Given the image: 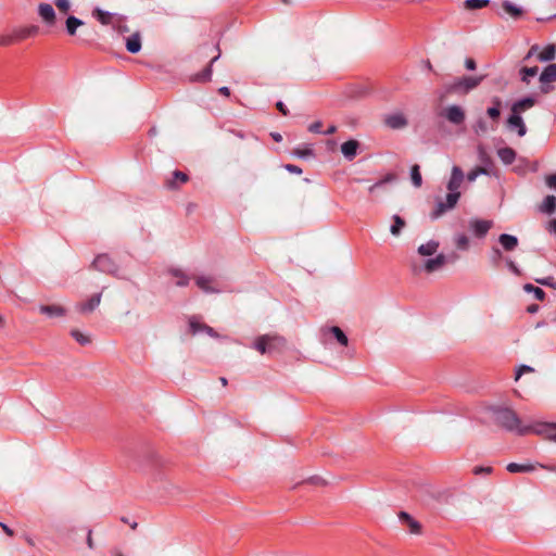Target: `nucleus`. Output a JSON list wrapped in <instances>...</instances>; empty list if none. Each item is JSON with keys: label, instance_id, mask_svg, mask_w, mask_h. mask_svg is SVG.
<instances>
[{"label": "nucleus", "instance_id": "47", "mask_svg": "<svg viewBox=\"0 0 556 556\" xmlns=\"http://www.w3.org/2000/svg\"><path fill=\"white\" fill-rule=\"evenodd\" d=\"M71 336L81 345L90 343V338L87 334L80 332L79 330H72Z\"/></svg>", "mask_w": 556, "mask_h": 556}, {"label": "nucleus", "instance_id": "45", "mask_svg": "<svg viewBox=\"0 0 556 556\" xmlns=\"http://www.w3.org/2000/svg\"><path fill=\"white\" fill-rule=\"evenodd\" d=\"M503 257L502 251L497 247H493L490 253V262L494 267L500 265V262Z\"/></svg>", "mask_w": 556, "mask_h": 556}, {"label": "nucleus", "instance_id": "26", "mask_svg": "<svg viewBox=\"0 0 556 556\" xmlns=\"http://www.w3.org/2000/svg\"><path fill=\"white\" fill-rule=\"evenodd\" d=\"M84 24L85 23L83 20H80L74 15H70V16H67V18L65 21L66 33L70 36H75L77 33V28L83 26Z\"/></svg>", "mask_w": 556, "mask_h": 556}, {"label": "nucleus", "instance_id": "41", "mask_svg": "<svg viewBox=\"0 0 556 556\" xmlns=\"http://www.w3.org/2000/svg\"><path fill=\"white\" fill-rule=\"evenodd\" d=\"M454 243L460 251H466L469 249V239L465 233H457L454 238Z\"/></svg>", "mask_w": 556, "mask_h": 556}, {"label": "nucleus", "instance_id": "38", "mask_svg": "<svg viewBox=\"0 0 556 556\" xmlns=\"http://www.w3.org/2000/svg\"><path fill=\"white\" fill-rule=\"evenodd\" d=\"M395 178L396 177L394 174H388L382 179H380L377 182H375L374 185H371L368 190L370 193H375L376 190L383 187L384 185H387L389 182H393L395 180Z\"/></svg>", "mask_w": 556, "mask_h": 556}, {"label": "nucleus", "instance_id": "54", "mask_svg": "<svg viewBox=\"0 0 556 556\" xmlns=\"http://www.w3.org/2000/svg\"><path fill=\"white\" fill-rule=\"evenodd\" d=\"M539 49H540V47H539L538 45H533V46L529 49L528 53L525 55L523 61H525V62H527V61H529L531 58H533L534 55H536V56H538V54L540 53V52H539Z\"/></svg>", "mask_w": 556, "mask_h": 556}, {"label": "nucleus", "instance_id": "55", "mask_svg": "<svg viewBox=\"0 0 556 556\" xmlns=\"http://www.w3.org/2000/svg\"><path fill=\"white\" fill-rule=\"evenodd\" d=\"M506 265L511 273H514L517 276L520 275V269L514 261L507 258Z\"/></svg>", "mask_w": 556, "mask_h": 556}, {"label": "nucleus", "instance_id": "32", "mask_svg": "<svg viewBox=\"0 0 556 556\" xmlns=\"http://www.w3.org/2000/svg\"><path fill=\"white\" fill-rule=\"evenodd\" d=\"M219 58V54H217L216 56H214L210 64L201 72V73H198L195 75V80L198 81H208L211 80V77H212V65L214 62H216Z\"/></svg>", "mask_w": 556, "mask_h": 556}, {"label": "nucleus", "instance_id": "57", "mask_svg": "<svg viewBox=\"0 0 556 556\" xmlns=\"http://www.w3.org/2000/svg\"><path fill=\"white\" fill-rule=\"evenodd\" d=\"M488 130L486 124L483 119H479L475 125V131L478 132H485Z\"/></svg>", "mask_w": 556, "mask_h": 556}, {"label": "nucleus", "instance_id": "6", "mask_svg": "<svg viewBox=\"0 0 556 556\" xmlns=\"http://www.w3.org/2000/svg\"><path fill=\"white\" fill-rule=\"evenodd\" d=\"M493 222L486 219H478L472 218L469 220V229L473 232V235L478 238H483L486 236L489 230L492 228Z\"/></svg>", "mask_w": 556, "mask_h": 556}, {"label": "nucleus", "instance_id": "27", "mask_svg": "<svg viewBox=\"0 0 556 556\" xmlns=\"http://www.w3.org/2000/svg\"><path fill=\"white\" fill-rule=\"evenodd\" d=\"M269 336L268 334H264V336H261L258 337L254 344H253V348L258 351L261 354H270L271 353V348H268V344H269Z\"/></svg>", "mask_w": 556, "mask_h": 556}, {"label": "nucleus", "instance_id": "24", "mask_svg": "<svg viewBox=\"0 0 556 556\" xmlns=\"http://www.w3.org/2000/svg\"><path fill=\"white\" fill-rule=\"evenodd\" d=\"M439 247V241L429 240L427 243L418 247V253L422 256H431L437 253Z\"/></svg>", "mask_w": 556, "mask_h": 556}, {"label": "nucleus", "instance_id": "50", "mask_svg": "<svg viewBox=\"0 0 556 556\" xmlns=\"http://www.w3.org/2000/svg\"><path fill=\"white\" fill-rule=\"evenodd\" d=\"M54 4L58 9L64 13H66L71 9V4L68 0H54Z\"/></svg>", "mask_w": 556, "mask_h": 556}, {"label": "nucleus", "instance_id": "20", "mask_svg": "<svg viewBox=\"0 0 556 556\" xmlns=\"http://www.w3.org/2000/svg\"><path fill=\"white\" fill-rule=\"evenodd\" d=\"M39 312L48 317H62L66 314L65 308L60 305H40Z\"/></svg>", "mask_w": 556, "mask_h": 556}, {"label": "nucleus", "instance_id": "62", "mask_svg": "<svg viewBox=\"0 0 556 556\" xmlns=\"http://www.w3.org/2000/svg\"><path fill=\"white\" fill-rule=\"evenodd\" d=\"M465 67L468 70V71H475L477 68V64H476V61L471 58H467L465 60Z\"/></svg>", "mask_w": 556, "mask_h": 556}, {"label": "nucleus", "instance_id": "37", "mask_svg": "<svg viewBox=\"0 0 556 556\" xmlns=\"http://www.w3.org/2000/svg\"><path fill=\"white\" fill-rule=\"evenodd\" d=\"M478 159L481 162V164L483 165L482 167H485L489 169V167H491L493 165L491 156L489 155V153L482 146L478 147Z\"/></svg>", "mask_w": 556, "mask_h": 556}, {"label": "nucleus", "instance_id": "9", "mask_svg": "<svg viewBox=\"0 0 556 556\" xmlns=\"http://www.w3.org/2000/svg\"><path fill=\"white\" fill-rule=\"evenodd\" d=\"M464 178L465 175L463 169L459 166H453L450 180L446 185L447 190L452 192H459L458 189L460 188Z\"/></svg>", "mask_w": 556, "mask_h": 556}, {"label": "nucleus", "instance_id": "64", "mask_svg": "<svg viewBox=\"0 0 556 556\" xmlns=\"http://www.w3.org/2000/svg\"><path fill=\"white\" fill-rule=\"evenodd\" d=\"M276 108L282 115L287 116L289 114V110L287 109L282 101H278L276 103Z\"/></svg>", "mask_w": 556, "mask_h": 556}, {"label": "nucleus", "instance_id": "30", "mask_svg": "<svg viewBox=\"0 0 556 556\" xmlns=\"http://www.w3.org/2000/svg\"><path fill=\"white\" fill-rule=\"evenodd\" d=\"M556 58V46L548 45L546 46L539 54L538 60L540 62H549Z\"/></svg>", "mask_w": 556, "mask_h": 556}, {"label": "nucleus", "instance_id": "60", "mask_svg": "<svg viewBox=\"0 0 556 556\" xmlns=\"http://www.w3.org/2000/svg\"><path fill=\"white\" fill-rule=\"evenodd\" d=\"M533 371V368L531 366H528V365H521L520 368L517 370V374H516V379H519L520 376L523 374V372H531Z\"/></svg>", "mask_w": 556, "mask_h": 556}, {"label": "nucleus", "instance_id": "40", "mask_svg": "<svg viewBox=\"0 0 556 556\" xmlns=\"http://www.w3.org/2000/svg\"><path fill=\"white\" fill-rule=\"evenodd\" d=\"M410 179L414 187L419 188L422 185V177L419 165L415 164L410 168Z\"/></svg>", "mask_w": 556, "mask_h": 556}, {"label": "nucleus", "instance_id": "43", "mask_svg": "<svg viewBox=\"0 0 556 556\" xmlns=\"http://www.w3.org/2000/svg\"><path fill=\"white\" fill-rule=\"evenodd\" d=\"M480 175H490V170L485 167H476L467 173L466 178L469 182H473Z\"/></svg>", "mask_w": 556, "mask_h": 556}, {"label": "nucleus", "instance_id": "56", "mask_svg": "<svg viewBox=\"0 0 556 556\" xmlns=\"http://www.w3.org/2000/svg\"><path fill=\"white\" fill-rule=\"evenodd\" d=\"M492 472V468L491 467H482V466H477L473 468V473L475 475H489Z\"/></svg>", "mask_w": 556, "mask_h": 556}, {"label": "nucleus", "instance_id": "10", "mask_svg": "<svg viewBox=\"0 0 556 556\" xmlns=\"http://www.w3.org/2000/svg\"><path fill=\"white\" fill-rule=\"evenodd\" d=\"M507 128L509 130H516L519 137H523L527 134V127L519 113H513L507 119Z\"/></svg>", "mask_w": 556, "mask_h": 556}, {"label": "nucleus", "instance_id": "21", "mask_svg": "<svg viewBox=\"0 0 556 556\" xmlns=\"http://www.w3.org/2000/svg\"><path fill=\"white\" fill-rule=\"evenodd\" d=\"M39 33V26L30 25L27 27H21L14 30L16 40H24L28 37L36 36Z\"/></svg>", "mask_w": 556, "mask_h": 556}, {"label": "nucleus", "instance_id": "17", "mask_svg": "<svg viewBox=\"0 0 556 556\" xmlns=\"http://www.w3.org/2000/svg\"><path fill=\"white\" fill-rule=\"evenodd\" d=\"M213 278L211 276H199L195 285L205 293H219L220 290L212 287Z\"/></svg>", "mask_w": 556, "mask_h": 556}, {"label": "nucleus", "instance_id": "11", "mask_svg": "<svg viewBox=\"0 0 556 556\" xmlns=\"http://www.w3.org/2000/svg\"><path fill=\"white\" fill-rule=\"evenodd\" d=\"M450 261L448 256L443 253L438 254L433 258H428L424 263V269L427 273H434L441 269Z\"/></svg>", "mask_w": 556, "mask_h": 556}, {"label": "nucleus", "instance_id": "8", "mask_svg": "<svg viewBox=\"0 0 556 556\" xmlns=\"http://www.w3.org/2000/svg\"><path fill=\"white\" fill-rule=\"evenodd\" d=\"M38 15L42 20V22L48 26L52 27L55 25L56 15L53 7L49 3H39L38 5Z\"/></svg>", "mask_w": 556, "mask_h": 556}, {"label": "nucleus", "instance_id": "3", "mask_svg": "<svg viewBox=\"0 0 556 556\" xmlns=\"http://www.w3.org/2000/svg\"><path fill=\"white\" fill-rule=\"evenodd\" d=\"M91 268L100 273L118 277V265L108 254H99L93 260Z\"/></svg>", "mask_w": 556, "mask_h": 556}, {"label": "nucleus", "instance_id": "23", "mask_svg": "<svg viewBox=\"0 0 556 556\" xmlns=\"http://www.w3.org/2000/svg\"><path fill=\"white\" fill-rule=\"evenodd\" d=\"M497 156L505 165H510L516 160V152L509 147H504L497 150Z\"/></svg>", "mask_w": 556, "mask_h": 556}, {"label": "nucleus", "instance_id": "33", "mask_svg": "<svg viewBox=\"0 0 556 556\" xmlns=\"http://www.w3.org/2000/svg\"><path fill=\"white\" fill-rule=\"evenodd\" d=\"M538 72H539L538 66H532V67L525 66V67L520 68V71H519L520 79L523 83L529 84L530 79L538 75Z\"/></svg>", "mask_w": 556, "mask_h": 556}, {"label": "nucleus", "instance_id": "4", "mask_svg": "<svg viewBox=\"0 0 556 556\" xmlns=\"http://www.w3.org/2000/svg\"><path fill=\"white\" fill-rule=\"evenodd\" d=\"M459 198H460V192L448 191V193L445 197V201H438L434 210L430 214L431 219H438L445 212L454 208L456 206Z\"/></svg>", "mask_w": 556, "mask_h": 556}, {"label": "nucleus", "instance_id": "46", "mask_svg": "<svg viewBox=\"0 0 556 556\" xmlns=\"http://www.w3.org/2000/svg\"><path fill=\"white\" fill-rule=\"evenodd\" d=\"M93 16L97 17V20L101 23V24H109L110 23V18H111V13L110 12H106V11H103L101 9H96L93 11Z\"/></svg>", "mask_w": 556, "mask_h": 556}, {"label": "nucleus", "instance_id": "1", "mask_svg": "<svg viewBox=\"0 0 556 556\" xmlns=\"http://www.w3.org/2000/svg\"><path fill=\"white\" fill-rule=\"evenodd\" d=\"M490 412L494 422L505 430L516 432L519 435L532 433L533 424L522 426L520 418L513 409L502 406H492L490 407Z\"/></svg>", "mask_w": 556, "mask_h": 556}, {"label": "nucleus", "instance_id": "25", "mask_svg": "<svg viewBox=\"0 0 556 556\" xmlns=\"http://www.w3.org/2000/svg\"><path fill=\"white\" fill-rule=\"evenodd\" d=\"M540 83L556 81V63L548 64L540 75Z\"/></svg>", "mask_w": 556, "mask_h": 556}, {"label": "nucleus", "instance_id": "15", "mask_svg": "<svg viewBox=\"0 0 556 556\" xmlns=\"http://www.w3.org/2000/svg\"><path fill=\"white\" fill-rule=\"evenodd\" d=\"M498 242L504 251L511 252L518 247V238L514 235L502 233L498 237Z\"/></svg>", "mask_w": 556, "mask_h": 556}, {"label": "nucleus", "instance_id": "16", "mask_svg": "<svg viewBox=\"0 0 556 556\" xmlns=\"http://www.w3.org/2000/svg\"><path fill=\"white\" fill-rule=\"evenodd\" d=\"M167 273L176 278L175 285L177 287H187L190 283V277L180 268L170 267L167 269Z\"/></svg>", "mask_w": 556, "mask_h": 556}, {"label": "nucleus", "instance_id": "39", "mask_svg": "<svg viewBox=\"0 0 556 556\" xmlns=\"http://www.w3.org/2000/svg\"><path fill=\"white\" fill-rule=\"evenodd\" d=\"M523 290L528 293H533L534 298L539 301H543L546 295L543 289L535 287L531 283H526L523 286Z\"/></svg>", "mask_w": 556, "mask_h": 556}, {"label": "nucleus", "instance_id": "42", "mask_svg": "<svg viewBox=\"0 0 556 556\" xmlns=\"http://www.w3.org/2000/svg\"><path fill=\"white\" fill-rule=\"evenodd\" d=\"M208 325L200 323L198 317L192 316L189 318V328L192 334H198L203 332V327H207Z\"/></svg>", "mask_w": 556, "mask_h": 556}, {"label": "nucleus", "instance_id": "19", "mask_svg": "<svg viewBox=\"0 0 556 556\" xmlns=\"http://www.w3.org/2000/svg\"><path fill=\"white\" fill-rule=\"evenodd\" d=\"M141 36L139 33H134L126 38V49L129 53H138L141 50Z\"/></svg>", "mask_w": 556, "mask_h": 556}, {"label": "nucleus", "instance_id": "53", "mask_svg": "<svg viewBox=\"0 0 556 556\" xmlns=\"http://www.w3.org/2000/svg\"><path fill=\"white\" fill-rule=\"evenodd\" d=\"M321 127H323V123L320 121H317V122L312 123L308 126V131H311L313 134H323L324 131L321 130Z\"/></svg>", "mask_w": 556, "mask_h": 556}, {"label": "nucleus", "instance_id": "13", "mask_svg": "<svg viewBox=\"0 0 556 556\" xmlns=\"http://www.w3.org/2000/svg\"><path fill=\"white\" fill-rule=\"evenodd\" d=\"M359 142L355 139H350L341 144V152L345 160L353 161L357 155Z\"/></svg>", "mask_w": 556, "mask_h": 556}, {"label": "nucleus", "instance_id": "35", "mask_svg": "<svg viewBox=\"0 0 556 556\" xmlns=\"http://www.w3.org/2000/svg\"><path fill=\"white\" fill-rule=\"evenodd\" d=\"M292 154L299 159L307 160L314 156V150L308 146L299 147L293 150Z\"/></svg>", "mask_w": 556, "mask_h": 556}, {"label": "nucleus", "instance_id": "51", "mask_svg": "<svg viewBox=\"0 0 556 556\" xmlns=\"http://www.w3.org/2000/svg\"><path fill=\"white\" fill-rule=\"evenodd\" d=\"M16 40L14 33L12 35L0 36V46H10Z\"/></svg>", "mask_w": 556, "mask_h": 556}, {"label": "nucleus", "instance_id": "28", "mask_svg": "<svg viewBox=\"0 0 556 556\" xmlns=\"http://www.w3.org/2000/svg\"><path fill=\"white\" fill-rule=\"evenodd\" d=\"M502 7L504 11L515 20L519 18L523 13V10L521 8L517 7L509 0H504Z\"/></svg>", "mask_w": 556, "mask_h": 556}, {"label": "nucleus", "instance_id": "61", "mask_svg": "<svg viewBox=\"0 0 556 556\" xmlns=\"http://www.w3.org/2000/svg\"><path fill=\"white\" fill-rule=\"evenodd\" d=\"M546 185L556 190V174L548 175L546 177Z\"/></svg>", "mask_w": 556, "mask_h": 556}, {"label": "nucleus", "instance_id": "49", "mask_svg": "<svg viewBox=\"0 0 556 556\" xmlns=\"http://www.w3.org/2000/svg\"><path fill=\"white\" fill-rule=\"evenodd\" d=\"M407 527L409 529V532L414 534H418L421 529L420 523L415 519H409V521L407 522Z\"/></svg>", "mask_w": 556, "mask_h": 556}, {"label": "nucleus", "instance_id": "7", "mask_svg": "<svg viewBox=\"0 0 556 556\" xmlns=\"http://www.w3.org/2000/svg\"><path fill=\"white\" fill-rule=\"evenodd\" d=\"M445 118L453 125H460L465 122V111L456 104L450 105L444 111Z\"/></svg>", "mask_w": 556, "mask_h": 556}, {"label": "nucleus", "instance_id": "36", "mask_svg": "<svg viewBox=\"0 0 556 556\" xmlns=\"http://www.w3.org/2000/svg\"><path fill=\"white\" fill-rule=\"evenodd\" d=\"M506 469L511 473H517V472L532 471L534 469V467L532 465H528V464L509 463L507 465Z\"/></svg>", "mask_w": 556, "mask_h": 556}, {"label": "nucleus", "instance_id": "18", "mask_svg": "<svg viewBox=\"0 0 556 556\" xmlns=\"http://www.w3.org/2000/svg\"><path fill=\"white\" fill-rule=\"evenodd\" d=\"M534 104H535V99L533 97H525V98L516 101L511 105V112L521 114L522 112L531 109Z\"/></svg>", "mask_w": 556, "mask_h": 556}, {"label": "nucleus", "instance_id": "44", "mask_svg": "<svg viewBox=\"0 0 556 556\" xmlns=\"http://www.w3.org/2000/svg\"><path fill=\"white\" fill-rule=\"evenodd\" d=\"M490 3V0H466L465 8L468 10H479L485 8Z\"/></svg>", "mask_w": 556, "mask_h": 556}, {"label": "nucleus", "instance_id": "59", "mask_svg": "<svg viewBox=\"0 0 556 556\" xmlns=\"http://www.w3.org/2000/svg\"><path fill=\"white\" fill-rule=\"evenodd\" d=\"M285 168L291 173V174H296V175H300L302 174V168L299 167L298 165H294V164H286L285 165Z\"/></svg>", "mask_w": 556, "mask_h": 556}, {"label": "nucleus", "instance_id": "58", "mask_svg": "<svg viewBox=\"0 0 556 556\" xmlns=\"http://www.w3.org/2000/svg\"><path fill=\"white\" fill-rule=\"evenodd\" d=\"M173 175H174V179L179 180L180 184H185L188 180L187 174H185L180 170H175Z\"/></svg>", "mask_w": 556, "mask_h": 556}, {"label": "nucleus", "instance_id": "63", "mask_svg": "<svg viewBox=\"0 0 556 556\" xmlns=\"http://www.w3.org/2000/svg\"><path fill=\"white\" fill-rule=\"evenodd\" d=\"M551 84L552 83H541V92L544 94L549 93L554 89V87Z\"/></svg>", "mask_w": 556, "mask_h": 556}, {"label": "nucleus", "instance_id": "34", "mask_svg": "<svg viewBox=\"0 0 556 556\" xmlns=\"http://www.w3.org/2000/svg\"><path fill=\"white\" fill-rule=\"evenodd\" d=\"M492 102L493 106L486 110V114L491 119L496 121L501 115L502 101L500 98L495 97L493 98Z\"/></svg>", "mask_w": 556, "mask_h": 556}, {"label": "nucleus", "instance_id": "14", "mask_svg": "<svg viewBox=\"0 0 556 556\" xmlns=\"http://www.w3.org/2000/svg\"><path fill=\"white\" fill-rule=\"evenodd\" d=\"M102 298V293H96L93 294L89 300L86 302L78 303L76 305V308L78 312L86 314L93 312L100 304Z\"/></svg>", "mask_w": 556, "mask_h": 556}, {"label": "nucleus", "instance_id": "2", "mask_svg": "<svg viewBox=\"0 0 556 556\" xmlns=\"http://www.w3.org/2000/svg\"><path fill=\"white\" fill-rule=\"evenodd\" d=\"M483 79V75L455 78L452 83L445 85V91L447 93L466 94L476 89Z\"/></svg>", "mask_w": 556, "mask_h": 556}, {"label": "nucleus", "instance_id": "31", "mask_svg": "<svg viewBox=\"0 0 556 556\" xmlns=\"http://www.w3.org/2000/svg\"><path fill=\"white\" fill-rule=\"evenodd\" d=\"M393 224L390 227V232L397 237L401 235L402 230L406 226L405 220L400 215H393L392 216Z\"/></svg>", "mask_w": 556, "mask_h": 556}, {"label": "nucleus", "instance_id": "5", "mask_svg": "<svg viewBox=\"0 0 556 556\" xmlns=\"http://www.w3.org/2000/svg\"><path fill=\"white\" fill-rule=\"evenodd\" d=\"M532 433L543 435L546 439L556 442V422H534Z\"/></svg>", "mask_w": 556, "mask_h": 556}, {"label": "nucleus", "instance_id": "52", "mask_svg": "<svg viewBox=\"0 0 556 556\" xmlns=\"http://www.w3.org/2000/svg\"><path fill=\"white\" fill-rule=\"evenodd\" d=\"M540 285L551 287L553 289H556V280L553 277H546L543 279L536 280Z\"/></svg>", "mask_w": 556, "mask_h": 556}, {"label": "nucleus", "instance_id": "12", "mask_svg": "<svg viewBox=\"0 0 556 556\" xmlns=\"http://www.w3.org/2000/svg\"><path fill=\"white\" fill-rule=\"evenodd\" d=\"M384 124L391 129H402L407 126L408 121L403 113L396 112L387 115Z\"/></svg>", "mask_w": 556, "mask_h": 556}, {"label": "nucleus", "instance_id": "22", "mask_svg": "<svg viewBox=\"0 0 556 556\" xmlns=\"http://www.w3.org/2000/svg\"><path fill=\"white\" fill-rule=\"evenodd\" d=\"M324 334L331 333L333 338L343 346H346L349 343L348 336L343 332V330L338 326H332L323 330Z\"/></svg>", "mask_w": 556, "mask_h": 556}, {"label": "nucleus", "instance_id": "48", "mask_svg": "<svg viewBox=\"0 0 556 556\" xmlns=\"http://www.w3.org/2000/svg\"><path fill=\"white\" fill-rule=\"evenodd\" d=\"M269 344H268V348H271V353L274 351H276L280 345H282L285 343V340L280 337H271L269 336Z\"/></svg>", "mask_w": 556, "mask_h": 556}, {"label": "nucleus", "instance_id": "29", "mask_svg": "<svg viewBox=\"0 0 556 556\" xmlns=\"http://www.w3.org/2000/svg\"><path fill=\"white\" fill-rule=\"evenodd\" d=\"M540 211L546 214H553L556 211V197L546 195L540 206Z\"/></svg>", "mask_w": 556, "mask_h": 556}]
</instances>
